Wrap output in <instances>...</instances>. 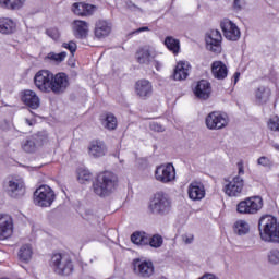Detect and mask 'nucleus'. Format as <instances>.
I'll return each mask as SVG.
<instances>
[{
  "label": "nucleus",
  "mask_w": 279,
  "mask_h": 279,
  "mask_svg": "<svg viewBox=\"0 0 279 279\" xmlns=\"http://www.w3.org/2000/svg\"><path fill=\"white\" fill-rule=\"evenodd\" d=\"M72 25L77 36H88V23L86 21L76 20Z\"/></svg>",
  "instance_id": "473e14b6"
},
{
  "label": "nucleus",
  "mask_w": 279,
  "mask_h": 279,
  "mask_svg": "<svg viewBox=\"0 0 279 279\" xmlns=\"http://www.w3.org/2000/svg\"><path fill=\"white\" fill-rule=\"evenodd\" d=\"M69 65L72 66V69H75V63H71V60H69Z\"/></svg>",
  "instance_id": "4d7b16f0"
},
{
  "label": "nucleus",
  "mask_w": 279,
  "mask_h": 279,
  "mask_svg": "<svg viewBox=\"0 0 279 279\" xmlns=\"http://www.w3.org/2000/svg\"><path fill=\"white\" fill-rule=\"evenodd\" d=\"M211 73L216 80H226L228 77V68L222 61H215L211 64Z\"/></svg>",
  "instance_id": "a878e982"
},
{
  "label": "nucleus",
  "mask_w": 279,
  "mask_h": 279,
  "mask_svg": "<svg viewBox=\"0 0 279 279\" xmlns=\"http://www.w3.org/2000/svg\"><path fill=\"white\" fill-rule=\"evenodd\" d=\"M211 90L210 82L207 80L198 81L193 89L195 97H197V99H203L204 101L209 99Z\"/></svg>",
  "instance_id": "6ab92c4d"
},
{
  "label": "nucleus",
  "mask_w": 279,
  "mask_h": 279,
  "mask_svg": "<svg viewBox=\"0 0 279 279\" xmlns=\"http://www.w3.org/2000/svg\"><path fill=\"white\" fill-rule=\"evenodd\" d=\"M258 231L262 241L266 243H279V222L271 215H264L258 221Z\"/></svg>",
  "instance_id": "f03ea898"
},
{
  "label": "nucleus",
  "mask_w": 279,
  "mask_h": 279,
  "mask_svg": "<svg viewBox=\"0 0 279 279\" xmlns=\"http://www.w3.org/2000/svg\"><path fill=\"white\" fill-rule=\"evenodd\" d=\"M22 101L31 110H38L40 108V97L34 90L26 89L22 92Z\"/></svg>",
  "instance_id": "aec40b11"
},
{
  "label": "nucleus",
  "mask_w": 279,
  "mask_h": 279,
  "mask_svg": "<svg viewBox=\"0 0 279 279\" xmlns=\"http://www.w3.org/2000/svg\"><path fill=\"white\" fill-rule=\"evenodd\" d=\"M141 32H149V27L147 26H142L137 29H134L133 32L129 33V36H134L136 34H141Z\"/></svg>",
  "instance_id": "49530a36"
},
{
  "label": "nucleus",
  "mask_w": 279,
  "mask_h": 279,
  "mask_svg": "<svg viewBox=\"0 0 279 279\" xmlns=\"http://www.w3.org/2000/svg\"><path fill=\"white\" fill-rule=\"evenodd\" d=\"M238 169H239L238 175H239V178H241V175H243V173H245V170L243 168V163L239 162L238 163Z\"/></svg>",
  "instance_id": "3c124183"
},
{
  "label": "nucleus",
  "mask_w": 279,
  "mask_h": 279,
  "mask_svg": "<svg viewBox=\"0 0 279 279\" xmlns=\"http://www.w3.org/2000/svg\"><path fill=\"white\" fill-rule=\"evenodd\" d=\"M16 32V23L10 17H0V34L10 35Z\"/></svg>",
  "instance_id": "bb28decb"
},
{
  "label": "nucleus",
  "mask_w": 279,
  "mask_h": 279,
  "mask_svg": "<svg viewBox=\"0 0 279 279\" xmlns=\"http://www.w3.org/2000/svg\"><path fill=\"white\" fill-rule=\"evenodd\" d=\"M150 130H154V132H165V128L158 122H153L150 124Z\"/></svg>",
  "instance_id": "a18cd8bd"
},
{
  "label": "nucleus",
  "mask_w": 279,
  "mask_h": 279,
  "mask_svg": "<svg viewBox=\"0 0 279 279\" xmlns=\"http://www.w3.org/2000/svg\"><path fill=\"white\" fill-rule=\"evenodd\" d=\"M93 178V174L88 170H80L78 171V181L81 184H84L85 182H90V179Z\"/></svg>",
  "instance_id": "ea45409f"
},
{
  "label": "nucleus",
  "mask_w": 279,
  "mask_h": 279,
  "mask_svg": "<svg viewBox=\"0 0 279 279\" xmlns=\"http://www.w3.org/2000/svg\"><path fill=\"white\" fill-rule=\"evenodd\" d=\"M233 230L239 236H244L250 232V225L245 220H239L234 223Z\"/></svg>",
  "instance_id": "f704fd0d"
},
{
  "label": "nucleus",
  "mask_w": 279,
  "mask_h": 279,
  "mask_svg": "<svg viewBox=\"0 0 279 279\" xmlns=\"http://www.w3.org/2000/svg\"><path fill=\"white\" fill-rule=\"evenodd\" d=\"M95 10H97V7L86 2H74L71 7V11L76 16H93Z\"/></svg>",
  "instance_id": "412c9836"
},
{
  "label": "nucleus",
  "mask_w": 279,
  "mask_h": 279,
  "mask_svg": "<svg viewBox=\"0 0 279 279\" xmlns=\"http://www.w3.org/2000/svg\"><path fill=\"white\" fill-rule=\"evenodd\" d=\"M50 267L58 276H71L73 274V260L66 254H53L50 259Z\"/></svg>",
  "instance_id": "20e7f679"
},
{
  "label": "nucleus",
  "mask_w": 279,
  "mask_h": 279,
  "mask_svg": "<svg viewBox=\"0 0 279 279\" xmlns=\"http://www.w3.org/2000/svg\"><path fill=\"white\" fill-rule=\"evenodd\" d=\"M62 47L70 51L72 58H75V51H77V44H75V41L63 43Z\"/></svg>",
  "instance_id": "a19ab883"
},
{
  "label": "nucleus",
  "mask_w": 279,
  "mask_h": 279,
  "mask_svg": "<svg viewBox=\"0 0 279 279\" xmlns=\"http://www.w3.org/2000/svg\"><path fill=\"white\" fill-rule=\"evenodd\" d=\"M56 202V192L49 185H40L34 192V204L41 208H49Z\"/></svg>",
  "instance_id": "0eeeda50"
},
{
  "label": "nucleus",
  "mask_w": 279,
  "mask_h": 279,
  "mask_svg": "<svg viewBox=\"0 0 279 279\" xmlns=\"http://www.w3.org/2000/svg\"><path fill=\"white\" fill-rule=\"evenodd\" d=\"M182 239H183V242H184L186 245H191V243H193L194 236H193V235H186V234H184V235L182 236Z\"/></svg>",
  "instance_id": "8fccbe9b"
},
{
  "label": "nucleus",
  "mask_w": 279,
  "mask_h": 279,
  "mask_svg": "<svg viewBox=\"0 0 279 279\" xmlns=\"http://www.w3.org/2000/svg\"><path fill=\"white\" fill-rule=\"evenodd\" d=\"M268 128L272 132H279V118L278 117L271 118L268 122Z\"/></svg>",
  "instance_id": "79ce46f5"
},
{
  "label": "nucleus",
  "mask_w": 279,
  "mask_h": 279,
  "mask_svg": "<svg viewBox=\"0 0 279 279\" xmlns=\"http://www.w3.org/2000/svg\"><path fill=\"white\" fill-rule=\"evenodd\" d=\"M226 38H228L229 40L236 43V40H239V38H241L240 36H226Z\"/></svg>",
  "instance_id": "864d4df0"
},
{
  "label": "nucleus",
  "mask_w": 279,
  "mask_h": 279,
  "mask_svg": "<svg viewBox=\"0 0 279 279\" xmlns=\"http://www.w3.org/2000/svg\"><path fill=\"white\" fill-rule=\"evenodd\" d=\"M241 77V72H235L233 75L234 84L239 82V78Z\"/></svg>",
  "instance_id": "603ef678"
},
{
  "label": "nucleus",
  "mask_w": 279,
  "mask_h": 279,
  "mask_svg": "<svg viewBox=\"0 0 279 279\" xmlns=\"http://www.w3.org/2000/svg\"><path fill=\"white\" fill-rule=\"evenodd\" d=\"M205 43L208 51H213V53H221V36L219 39H215L213 36H207Z\"/></svg>",
  "instance_id": "c85d7f7f"
},
{
  "label": "nucleus",
  "mask_w": 279,
  "mask_h": 279,
  "mask_svg": "<svg viewBox=\"0 0 279 279\" xmlns=\"http://www.w3.org/2000/svg\"><path fill=\"white\" fill-rule=\"evenodd\" d=\"M272 147H274V149H276V151H279V144L278 143H272Z\"/></svg>",
  "instance_id": "6e6d98bb"
},
{
  "label": "nucleus",
  "mask_w": 279,
  "mask_h": 279,
  "mask_svg": "<svg viewBox=\"0 0 279 279\" xmlns=\"http://www.w3.org/2000/svg\"><path fill=\"white\" fill-rule=\"evenodd\" d=\"M220 27L223 32V36H241V31L239 29V26H236V24L228 19H225L220 23Z\"/></svg>",
  "instance_id": "393cba45"
},
{
  "label": "nucleus",
  "mask_w": 279,
  "mask_h": 279,
  "mask_svg": "<svg viewBox=\"0 0 279 279\" xmlns=\"http://www.w3.org/2000/svg\"><path fill=\"white\" fill-rule=\"evenodd\" d=\"M256 101L259 104H267L269 101V97H271V89L265 86H260L255 92Z\"/></svg>",
  "instance_id": "c756f323"
},
{
  "label": "nucleus",
  "mask_w": 279,
  "mask_h": 279,
  "mask_svg": "<svg viewBox=\"0 0 279 279\" xmlns=\"http://www.w3.org/2000/svg\"><path fill=\"white\" fill-rule=\"evenodd\" d=\"M268 262L270 265H279V250L272 248L268 253Z\"/></svg>",
  "instance_id": "58836bf2"
},
{
  "label": "nucleus",
  "mask_w": 279,
  "mask_h": 279,
  "mask_svg": "<svg viewBox=\"0 0 279 279\" xmlns=\"http://www.w3.org/2000/svg\"><path fill=\"white\" fill-rule=\"evenodd\" d=\"M163 45L169 49L174 56L180 53V39H175L171 36H167Z\"/></svg>",
  "instance_id": "2f4dec72"
},
{
  "label": "nucleus",
  "mask_w": 279,
  "mask_h": 279,
  "mask_svg": "<svg viewBox=\"0 0 279 279\" xmlns=\"http://www.w3.org/2000/svg\"><path fill=\"white\" fill-rule=\"evenodd\" d=\"M155 179L162 184H169L175 180V168L173 163L161 165L156 168Z\"/></svg>",
  "instance_id": "f8f14e48"
},
{
  "label": "nucleus",
  "mask_w": 279,
  "mask_h": 279,
  "mask_svg": "<svg viewBox=\"0 0 279 279\" xmlns=\"http://www.w3.org/2000/svg\"><path fill=\"white\" fill-rule=\"evenodd\" d=\"M189 69L191 65L184 61H180L173 72V80L178 82H182V80H186L189 77Z\"/></svg>",
  "instance_id": "b1692460"
},
{
  "label": "nucleus",
  "mask_w": 279,
  "mask_h": 279,
  "mask_svg": "<svg viewBox=\"0 0 279 279\" xmlns=\"http://www.w3.org/2000/svg\"><path fill=\"white\" fill-rule=\"evenodd\" d=\"M119 186V177L111 171L99 173L93 182V192L98 197H110Z\"/></svg>",
  "instance_id": "f257e3e1"
},
{
  "label": "nucleus",
  "mask_w": 279,
  "mask_h": 279,
  "mask_svg": "<svg viewBox=\"0 0 279 279\" xmlns=\"http://www.w3.org/2000/svg\"><path fill=\"white\" fill-rule=\"evenodd\" d=\"M102 125L106 128V130H117V117H114L111 112L106 113L105 118L102 119Z\"/></svg>",
  "instance_id": "72a5a7b5"
},
{
  "label": "nucleus",
  "mask_w": 279,
  "mask_h": 279,
  "mask_svg": "<svg viewBox=\"0 0 279 279\" xmlns=\"http://www.w3.org/2000/svg\"><path fill=\"white\" fill-rule=\"evenodd\" d=\"M14 223L9 215L0 216V241H5L12 236Z\"/></svg>",
  "instance_id": "dca6fc26"
},
{
  "label": "nucleus",
  "mask_w": 279,
  "mask_h": 279,
  "mask_svg": "<svg viewBox=\"0 0 279 279\" xmlns=\"http://www.w3.org/2000/svg\"><path fill=\"white\" fill-rule=\"evenodd\" d=\"M19 258L23 263H29L32 260V246L29 244H25L20 248Z\"/></svg>",
  "instance_id": "c9c22d12"
},
{
  "label": "nucleus",
  "mask_w": 279,
  "mask_h": 279,
  "mask_svg": "<svg viewBox=\"0 0 279 279\" xmlns=\"http://www.w3.org/2000/svg\"><path fill=\"white\" fill-rule=\"evenodd\" d=\"M257 165H260L262 167H271V159L266 156H262L258 158Z\"/></svg>",
  "instance_id": "37998d69"
},
{
  "label": "nucleus",
  "mask_w": 279,
  "mask_h": 279,
  "mask_svg": "<svg viewBox=\"0 0 279 279\" xmlns=\"http://www.w3.org/2000/svg\"><path fill=\"white\" fill-rule=\"evenodd\" d=\"M132 267L134 274L140 276V278H151L154 276V263L151 260H143L141 258H135L132 262Z\"/></svg>",
  "instance_id": "9b49d317"
},
{
  "label": "nucleus",
  "mask_w": 279,
  "mask_h": 279,
  "mask_svg": "<svg viewBox=\"0 0 279 279\" xmlns=\"http://www.w3.org/2000/svg\"><path fill=\"white\" fill-rule=\"evenodd\" d=\"M108 153L106 143L101 140H93L88 146V154L92 158H104Z\"/></svg>",
  "instance_id": "f3484780"
},
{
  "label": "nucleus",
  "mask_w": 279,
  "mask_h": 279,
  "mask_svg": "<svg viewBox=\"0 0 279 279\" xmlns=\"http://www.w3.org/2000/svg\"><path fill=\"white\" fill-rule=\"evenodd\" d=\"M154 93V86L148 80H138L135 83V94L140 99H148Z\"/></svg>",
  "instance_id": "a211bd4d"
},
{
  "label": "nucleus",
  "mask_w": 279,
  "mask_h": 279,
  "mask_svg": "<svg viewBox=\"0 0 279 279\" xmlns=\"http://www.w3.org/2000/svg\"><path fill=\"white\" fill-rule=\"evenodd\" d=\"M187 194L193 202H199L206 197V187L204 183L193 181L187 187Z\"/></svg>",
  "instance_id": "2eb2a0df"
},
{
  "label": "nucleus",
  "mask_w": 279,
  "mask_h": 279,
  "mask_svg": "<svg viewBox=\"0 0 279 279\" xmlns=\"http://www.w3.org/2000/svg\"><path fill=\"white\" fill-rule=\"evenodd\" d=\"M135 58L138 64H146V66H149V64L154 62L155 56L151 53L149 46H144L136 51Z\"/></svg>",
  "instance_id": "4be33fe9"
},
{
  "label": "nucleus",
  "mask_w": 279,
  "mask_h": 279,
  "mask_svg": "<svg viewBox=\"0 0 279 279\" xmlns=\"http://www.w3.org/2000/svg\"><path fill=\"white\" fill-rule=\"evenodd\" d=\"M7 193L10 197H13V199H19L25 195V185L17 181H9Z\"/></svg>",
  "instance_id": "5701e85b"
},
{
  "label": "nucleus",
  "mask_w": 279,
  "mask_h": 279,
  "mask_svg": "<svg viewBox=\"0 0 279 279\" xmlns=\"http://www.w3.org/2000/svg\"><path fill=\"white\" fill-rule=\"evenodd\" d=\"M48 141L49 135L41 131L22 141L21 147L26 154H34L38 150V147H43Z\"/></svg>",
  "instance_id": "423d86ee"
},
{
  "label": "nucleus",
  "mask_w": 279,
  "mask_h": 279,
  "mask_svg": "<svg viewBox=\"0 0 279 279\" xmlns=\"http://www.w3.org/2000/svg\"><path fill=\"white\" fill-rule=\"evenodd\" d=\"M53 73L49 70H39L34 76V84L40 93H51Z\"/></svg>",
  "instance_id": "1a4fd4ad"
},
{
  "label": "nucleus",
  "mask_w": 279,
  "mask_h": 279,
  "mask_svg": "<svg viewBox=\"0 0 279 279\" xmlns=\"http://www.w3.org/2000/svg\"><path fill=\"white\" fill-rule=\"evenodd\" d=\"M25 4V0H0V8L4 10H21Z\"/></svg>",
  "instance_id": "7c9ffc66"
},
{
  "label": "nucleus",
  "mask_w": 279,
  "mask_h": 279,
  "mask_svg": "<svg viewBox=\"0 0 279 279\" xmlns=\"http://www.w3.org/2000/svg\"><path fill=\"white\" fill-rule=\"evenodd\" d=\"M83 40V45H88L89 47H97V44L93 43V40H101L102 36H80Z\"/></svg>",
  "instance_id": "4c0bfd02"
},
{
  "label": "nucleus",
  "mask_w": 279,
  "mask_h": 279,
  "mask_svg": "<svg viewBox=\"0 0 279 279\" xmlns=\"http://www.w3.org/2000/svg\"><path fill=\"white\" fill-rule=\"evenodd\" d=\"M246 3H247V0H234L233 10H243Z\"/></svg>",
  "instance_id": "c03bdc74"
},
{
  "label": "nucleus",
  "mask_w": 279,
  "mask_h": 279,
  "mask_svg": "<svg viewBox=\"0 0 279 279\" xmlns=\"http://www.w3.org/2000/svg\"><path fill=\"white\" fill-rule=\"evenodd\" d=\"M171 208H173V203L171 197L165 192L155 193L148 205V210L151 215H158L159 217L169 215Z\"/></svg>",
  "instance_id": "7ed1b4c3"
},
{
  "label": "nucleus",
  "mask_w": 279,
  "mask_h": 279,
  "mask_svg": "<svg viewBox=\"0 0 279 279\" xmlns=\"http://www.w3.org/2000/svg\"><path fill=\"white\" fill-rule=\"evenodd\" d=\"M263 197L251 196L236 205V211L240 215H256V213L263 209Z\"/></svg>",
  "instance_id": "6e6552de"
},
{
  "label": "nucleus",
  "mask_w": 279,
  "mask_h": 279,
  "mask_svg": "<svg viewBox=\"0 0 279 279\" xmlns=\"http://www.w3.org/2000/svg\"><path fill=\"white\" fill-rule=\"evenodd\" d=\"M131 241L132 243H134V245H149L155 250H158V247H162V244L165 243L162 235H150L145 231H135L134 233H132Z\"/></svg>",
  "instance_id": "39448f33"
},
{
  "label": "nucleus",
  "mask_w": 279,
  "mask_h": 279,
  "mask_svg": "<svg viewBox=\"0 0 279 279\" xmlns=\"http://www.w3.org/2000/svg\"><path fill=\"white\" fill-rule=\"evenodd\" d=\"M243 186H245V181L243 178L236 175L225 185L223 192L228 197H239L243 193Z\"/></svg>",
  "instance_id": "4468645a"
},
{
  "label": "nucleus",
  "mask_w": 279,
  "mask_h": 279,
  "mask_svg": "<svg viewBox=\"0 0 279 279\" xmlns=\"http://www.w3.org/2000/svg\"><path fill=\"white\" fill-rule=\"evenodd\" d=\"M205 124L208 130H223L228 125V114L220 111H211L205 118Z\"/></svg>",
  "instance_id": "9d476101"
},
{
  "label": "nucleus",
  "mask_w": 279,
  "mask_h": 279,
  "mask_svg": "<svg viewBox=\"0 0 279 279\" xmlns=\"http://www.w3.org/2000/svg\"><path fill=\"white\" fill-rule=\"evenodd\" d=\"M46 34L47 36H60V32L56 27L46 29Z\"/></svg>",
  "instance_id": "de8ad7c7"
},
{
  "label": "nucleus",
  "mask_w": 279,
  "mask_h": 279,
  "mask_svg": "<svg viewBox=\"0 0 279 279\" xmlns=\"http://www.w3.org/2000/svg\"><path fill=\"white\" fill-rule=\"evenodd\" d=\"M205 36H221V32H219V29L213 28V29H209V31L205 34Z\"/></svg>",
  "instance_id": "09e8293b"
},
{
  "label": "nucleus",
  "mask_w": 279,
  "mask_h": 279,
  "mask_svg": "<svg viewBox=\"0 0 279 279\" xmlns=\"http://www.w3.org/2000/svg\"><path fill=\"white\" fill-rule=\"evenodd\" d=\"M47 59L60 64V62H64V60L66 59V52L64 51L60 53L50 52L48 53Z\"/></svg>",
  "instance_id": "e433bc0d"
},
{
  "label": "nucleus",
  "mask_w": 279,
  "mask_h": 279,
  "mask_svg": "<svg viewBox=\"0 0 279 279\" xmlns=\"http://www.w3.org/2000/svg\"><path fill=\"white\" fill-rule=\"evenodd\" d=\"M69 88V76L64 72L52 74V80L50 81V90L54 95H61Z\"/></svg>",
  "instance_id": "ddd939ff"
},
{
  "label": "nucleus",
  "mask_w": 279,
  "mask_h": 279,
  "mask_svg": "<svg viewBox=\"0 0 279 279\" xmlns=\"http://www.w3.org/2000/svg\"><path fill=\"white\" fill-rule=\"evenodd\" d=\"M151 63L154 64V66L157 69V71H160V62L156 61L153 59Z\"/></svg>",
  "instance_id": "5fc2aeb1"
},
{
  "label": "nucleus",
  "mask_w": 279,
  "mask_h": 279,
  "mask_svg": "<svg viewBox=\"0 0 279 279\" xmlns=\"http://www.w3.org/2000/svg\"><path fill=\"white\" fill-rule=\"evenodd\" d=\"M112 32V24L105 20H99L95 25V36H109Z\"/></svg>",
  "instance_id": "cd10ccee"
}]
</instances>
